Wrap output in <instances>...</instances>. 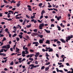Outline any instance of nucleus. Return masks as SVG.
I'll return each instance as SVG.
<instances>
[{
  "label": "nucleus",
  "mask_w": 73,
  "mask_h": 73,
  "mask_svg": "<svg viewBox=\"0 0 73 73\" xmlns=\"http://www.w3.org/2000/svg\"><path fill=\"white\" fill-rule=\"evenodd\" d=\"M56 56L58 58H59V56H58V54H56Z\"/></svg>",
  "instance_id": "55"
},
{
  "label": "nucleus",
  "mask_w": 73,
  "mask_h": 73,
  "mask_svg": "<svg viewBox=\"0 0 73 73\" xmlns=\"http://www.w3.org/2000/svg\"><path fill=\"white\" fill-rule=\"evenodd\" d=\"M60 19H61V16H60L59 17H58L57 19V20L58 21H59L60 20Z\"/></svg>",
  "instance_id": "14"
},
{
  "label": "nucleus",
  "mask_w": 73,
  "mask_h": 73,
  "mask_svg": "<svg viewBox=\"0 0 73 73\" xmlns=\"http://www.w3.org/2000/svg\"><path fill=\"white\" fill-rule=\"evenodd\" d=\"M44 41V38H42V39H40L39 41V42L40 44H42Z\"/></svg>",
  "instance_id": "3"
},
{
  "label": "nucleus",
  "mask_w": 73,
  "mask_h": 73,
  "mask_svg": "<svg viewBox=\"0 0 73 73\" xmlns=\"http://www.w3.org/2000/svg\"><path fill=\"white\" fill-rule=\"evenodd\" d=\"M34 32H37V29H35L33 30Z\"/></svg>",
  "instance_id": "32"
},
{
  "label": "nucleus",
  "mask_w": 73,
  "mask_h": 73,
  "mask_svg": "<svg viewBox=\"0 0 73 73\" xmlns=\"http://www.w3.org/2000/svg\"><path fill=\"white\" fill-rule=\"evenodd\" d=\"M26 37L27 39H29V36L27 35L26 36Z\"/></svg>",
  "instance_id": "41"
},
{
  "label": "nucleus",
  "mask_w": 73,
  "mask_h": 73,
  "mask_svg": "<svg viewBox=\"0 0 73 73\" xmlns=\"http://www.w3.org/2000/svg\"><path fill=\"white\" fill-rule=\"evenodd\" d=\"M44 68H45V66H42L41 68V70H43V69H44Z\"/></svg>",
  "instance_id": "38"
},
{
  "label": "nucleus",
  "mask_w": 73,
  "mask_h": 73,
  "mask_svg": "<svg viewBox=\"0 0 73 73\" xmlns=\"http://www.w3.org/2000/svg\"><path fill=\"white\" fill-rule=\"evenodd\" d=\"M25 52H26V54H29V52L27 50H25Z\"/></svg>",
  "instance_id": "25"
},
{
  "label": "nucleus",
  "mask_w": 73,
  "mask_h": 73,
  "mask_svg": "<svg viewBox=\"0 0 73 73\" xmlns=\"http://www.w3.org/2000/svg\"><path fill=\"white\" fill-rule=\"evenodd\" d=\"M29 60H30V61H33V58H29Z\"/></svg>",
  "instance_id": "18"
},
{
  "label": "nucleus",
  "mask_w": 73,
  "mask_h": 73,
  "mask_svg": "<svg viewBox=\"0 0 73 73\" xmlns=\"http://www.w3.org/2000/svg\"><path fill=\"white\" fill-rule=\"evenodd\" d=\"M19 21H20V22H21V23L23 22V19H19Z\"/></svg>",
  "instance_id": "45"
},
{
  "label": "nucleus",
  "mask_w": 73,
  "mask_h": 73,
  "mask_svg": "<svg viewBox=\"0 0 73 73\" xmlns=\"http://www.w3.org/2000/svg\"><path fill=\"white\" fill-rule=\"evenodd\" d=\"M3 1L4 3H7V1H6V0H3Z\"/></svg>",
  "instance_id": "52"
},
{
  "label": "nucleus",
  "mask_w": 73,
  "mask_h": 73,
  "mask_svg": "<svg viewBox=\"0 0 73 73\" xmlns=\"http://www.w3.org/2000/svg\"><path fill=\"white\" fill-rule=\"evenodd\" d=\"M60 41L62 42L65 43V42H65V40L64 39H62L60 40Z\"/></svg>",
  "instance_id": "9"
},
{
  "label": "nucleus",
  "mask_w": 73,
  "mask_h": 73,
  "mask_svg": "<svg viewBox=\"0 0 73 73\" xmlns=\"http://www.w3.org/2000/svg\"><path fill=\"white\" fill-rule=\"evenodd\" d=\"M64 71H65V72H68V71L67 69H65V68H64Z\"/></svg>",
  "instance_id": "50"
},
{
  "label": "nucleus",
  "mask_w": 73,
  "mask_h": 73,
  "mask_svg": "<svg viewBox=\"0 0 73 73\" xmlns=\"http://www.w3.org/2000/svg\"><path fill=\"white\" fill-rule=\"evenodd\" d=\"M39 37H40V38H42L43 37V35H38Z\"/></svg>",
  "instance_id": "22"
},
{
  "label": "nucleus",
  "mask_w": 73,
  "mask_h": 73,
  "mask_svg": "<svg viewBox=\"0 0 73 73\" xmlns=\"http://www.w3.org/2000/svg\"><path fill=\"white\" fill-rule=\"evenodd\" d=\"M4 51V49H2L0 50V53H1L2 52H3Z\"/></svg>",
  "instance_id": "26"
},
{
  "label": "nucleus",
  "mask_w": 73,
  "mask_h": 73,
  "mask_svg": "<svg viewBox=\"0 0 73 73\" xmlns=\"http://www.w3.org/2000/svg\"><path fill=\"white\" fill-rule=\"evenodd\" d=\"M48 8H50V7H52V5H49L48 6Z\"/></svg>",
  "instance_id": "64"
},
{
  "label": "nucleus",
  "mask_w": 73,
  "mask_h": 73,
  "mask_svg": "<svg viewBox=\"0 0 73 73\" xmlns=\"http://www.w3.org/2000/svg\"><path fill=\"white\" fill-rule=\"evenodd\" d=\"M8 49H6V50L5 49H3V50H4V52H7L8 50Z\"/></svg>",
  "instance_id": "49"
},
{
  "label": "nucleus",
  "mask_w": 73,
  "mask_h": 73,
  "mask_svg": "<svg viewBox=\"0 0 73 73\" xmlns=\"http://www.w3.org/2000/svg\"><path fill=\"white\" fill-rule=\"evenodd\" d=\"M13 65V62L12 61L10 63V65Z\"/></svg>",
  "instance_id": "31"
},
{
  "label": "nucleus",
  "mask_w": 73,
  "mask_h": 73,
  "mask_svg": "<svg viewBox=\"0 0 73 73\" xmlns=\"http://www.w3.org/2000/svg\"><path fill=\"white\" fill-rule=\"evenodd\" d=\"M53 49L52 48H50L49 50H48V52H52V51H53Z\"/></svg>",
  "instance_id": "20"
},
{
  "label": "nucleus",
  "mask_w": 73,
  "mask_h": 73,
  "mask_svg": "<svg viewBox=\"0 0 73 73\" xmlns=\"http://www.w3.org/2000/svg\"><path fill=\"white\" fill-rule=\"evenodd\" d=\"M70 70H71L72 72H71L70 71H69L67 72V73H73V69L72 68H71Z\"/></svg>",
  "instance_id": "8"
},
{
  "label": "nucleus",
  "mask_w": 73,
  "mask_h": 73,
  "mask_svg": "<svg viewBox=\"0 0 73 73\" xmlns=\"http://www.w3.org/2000/svg\"><path fill=\"white\" fill-rule=\"evenodd\" d=\"M58 65H62V63L58 62Z\"/></svg>",
  "instance_id": "57"
},
{
  "label": "nucleus",
  "mask_w": 73,
  "mask_h": 73,
  "mask_svg": "<svg viewBox=\"0 0 73 73\" xmlns=\"http://www.w3.org/2000/svg\"><path fill=\"white\" fill-rule=\"evenodd\" d=\"M35 55L34 54H30L29 55H30V57H32L33 56Z\"/></svg>",
  "instance_id": "21"
},
{
  "label": "nucleus",
  "mask_w": 73,
  "mask_h": 73,
  "mask_svg": "<svg viewBox=\"0 0 73 73\" xmlns=\"http://www.w3.org/2000/svg\"><path fill=\"white\" fill-rule=\"evenodd\" d=\"M57 28H58V31H61V27H60L58 26H57Z\"/></svg>",
  "instance_id": "16"
},
{
  "label": "nucleus",
  "mask_w": 73,
  "mask_h": 73,
  "mask_svg": "<svg viewBox=\"0 0 73 73\" xmlns=\"http://www.w3.org/2000/svg\"><path fill=\"white\" fill-rule=\"evenodd\" d=\"M27 34H28V35L29 34H31V32H29L27 33Z\"/></svg>",
  "instance_id": "60"
},
{
  "label": "nucleus",
  "mask_w": 73,
  "mask_h": 73,
  "mask_svg": "<svg viewBox=\"0 0 73 73\" xmlns=\"http://www.w3.org/2000/svg\"><path fill=\"white\" fill-rule=\"evenodd\" d=\"M44 31H45V32H46V33H50V31H48L47 30H46V29H45Z\"/></svg>",
  "instance_id": "10"
},
{
  "label": "nucleus",
  "mask_w": 73,
  "mask_h": 73,
  "mask_svg": "<svg viewBox=\"0 0 73 73\" xmlns=\"http://www.w3.org/2000/svg\"><path fill=\"white\" fill-rule=\"evenodd\" d=\"M45 13V11L43 10L42 11L41 14L42 15H43V14Z\"/></svg>",
  "instance_id": "12"
},
{
  "label": "nucleus",
  "mask_w": 73,
  "mask_h": 73,
  "mask_svg": "<svg viewBox=\"0 0 73 73\" xmlns=\"http://www.w3.org/2000/svg\"><path fill=\"white\" fill-rule=\"evenodd\" d=\"M39 54H40V53H39L38 52L36 53V54L35 55V57H38Z\"/></svg>",
  "instance_id": "6"
},
{
  "label": "nucleus",
  "mask_w": 73,
  "mask_h": 73,
  "mask_svg": "<svg viewBox=\"0 0 73 73\" xmlns=\"http://www.w3.org/2000/svg\"><path fill=\"white\" fill-rule=\"evenodd\" d=\"M10 2H11V3H15L16 2L15 1V0H13V1H10Z\"/></svg>",
  "instance_id": "19"
},
{
  "label": "nucleus",
  "mask_w": 73,
  "mask_h": 73,
  "mask_svg": "<svg viewBox=\"0 0 73 73\" xmlns=\"http://www.w3.org/2000/svg\"><path fill=\"white\" fill-rule=\"evenodd\" d=\"M10 47V44H8L6 45V49H9Z\"/></svg>",
  "instance_id": "7"
},
{
  "label": "nucleus",
  "mask_w": 73,
  "mask_h": 73,
  "mask_svg": "<svg viewBox=\"0 0 73 73\" xmlns=\"http://www.w3.org/2000/svg\"><path fill=\"white\" fill-rule=\"evenodd\" d=\"M22 54H26L25 52V51H23L22 52Z\"/></svg>",
  "instance_id": "56"
},
{
  "label": "nucleus",
  "mask_w": 73,
  "mask_h": 73,
  "mask_svg": "<svg viewBox=\"0 0 73 73\" xmlns=\"http://www.w3.org/2000/svg\"><path fill=\"white\" fill-rule=\"evenodd\" d=\"M19 37L21 39L23 38V36L21 35H19Z\"/></svg>",
  "instance_id": "23"
},
{
  "label": "nucleus",
  "mask_w": 73,
  "mask_h": 73,
  "mask_svg": "<svg viewBox=\"0 0 73 73\" xmlns=\"http://www.w3.org/2000/svg\"><path fill=\"white\" fill-rule=\"evenodd\" d=\"M39 66V65L38 64L37 65L35 66V68H36V67H38Z\"/></svg>",
  "instance_id": "51"
},
{
  "label": "nucleus",
  "mask_w": 73,
  "mask_h": 73,
  "mask_svg": "<svg viewBox=\"0 0 73 73\" xmlns=\"http://www.w3.org/2000/svg\"><path fill=\"white\" fill-rule=\"evenodd\" d=\"M27 7H28V8H31V6L29 5H27Z\"/></svg>",
  "instance_id": "63"
},
{
  "label": "nucleus",
  "mask_w": 73,
  "mask_h": 73,
  "mask_svg": "<svg viewBox=\"0 0 73 73\" xmlns=\"http://www.w3.org/2000/svg\"><path fill=\"white\" fill-rule=\"evenodd\" d=\"M49 69V67H47L46 68H45V71H47V70H48Z\"/></svg>",
  "instance_id": "15"
},
{
  "label": "nucleus",
  "mask_w": 73,
  "mask_h": 73,
  "mask_svg": "<svg viewBox=\"0 0 73 73\" xmlns=\"http://www.w3.org/2000/svg\"><path fill=\"white\" fill-rule=\"evenodd\" d=\"M16 52H18V51H19L20 50V49H19L17 47L16 48Z\"/></svg>",
  "instance_id": "13"
},
{
  "label": "nucleus",
  "mask_w": 73,
  "mask_h": 73,
  "mask_svg": "<svg viewBox=\"0 0 73 73\" xmlns=\"http://www.w3.org/2000/svg\"><path fill=\"white\" fill-rule=\"evenodd\" d=\"M37 34L36 33H33L31 34V36L33 37H34L35 36H37Z\"/></svg>",
  "instance_id": "5"
},
{
  "label": "nucleus",
  "mask_w": 73,
  "mask_h": 73,
  "mask_svg": "<svg viewBox=\"0 0 73 73\" xmlns=\"http://www.w3.org/2000/svg\"><path fill=\"white\" fill-rule=\"evenodd\" d=\"M17 41H19L20 40V38H19L17 37Z\"/></svg>",
  "instance_id": "43"
},
{
  "label": "nucleus",
  "mask_w": 73,
  "mask_h": 73,
  "mask_svg": "<svg viewBox=\"0 0 73 73\" xmlns=\"http://www.w3.org/2000/svg\"><path fill=\"white\" fill-rule=\"evenodd\" d=\"M20 5V3H17V7H19Z\"/></svg>",
  "instance_id": "33"
},
{
  "label": "nucleus",
  "mask_w": 73,
  "mask_h": 73,
  "mask_svg": "<svg viewBox=\"0 0 73 73\" xmlns=\"http://www.w3.org/2000/svg\"><path fill=\"white\" fill-rule=\"evenodd\" d=\"M26 17H27V18H28V19H29L30 18V17H29V15H26Z\"/></svg>",
  "instance_id": "36"
},
{
  "label": "nucleus",
  "mask_w": 73,
  "mask_h": 73,
  "mask_svg": "<svg viewBox=\"0 0 73 73\" xmlns=\"http://www.w3.org/2000/svg\"><path fill=\"white\" fill-rule=\"evenodd\" d=\"M72 37H73L72 35H71V36H68L66 37V42H68V41L70 40V38H72Z\"/></svg>",
  "instance_id": "1"
},
{
  "label": "nucleus",
  "mask_w": 73,
  "mask_h": 73,
  "mask_svg": "<svg viewBox=\"0 0 73 73\" xmlns=\"http://www.w3.org/2000/svg\"><path fill=\"white\" fill-rule=\"evenodd\" d=\"M42 3H39V7H40V6H42Z\"/></svg>",
  "instance_id": "39"
},
{
  "label": "nucleus",
  "mask_w": 73,
  "mask_h": 73,
  "mask_svg": "<svg viewBox=\"0 0 73 73\" xmlns=\"http://www.w3.org/2000/svg\"><path fill=\"white\" fill-rule=\"evenodd\" d=\"M31 67L33 68H35V66H34V64H31Z\"/></svg>",
  "instance_id": "30"
},
{
  "label": "nucleus",
  "mask_w": 73,
  "mask_h": 73,
  "mask_svg": "<svg viewBox=\"0 0 73 73\" xmlns=\"http://www.w3.org/2000/svg\"><path fill=\"white\" fill-rule=\"evenodd\" d=\"M57 44H60L61 43V42L60 41H57Z\"/></svg>",
  "instance_id": "53"
},
{
  "label": "nucleus",
  "mask_w": 73,
  "mask_h": 73,
  "mask_svg": "<svg viewBox=\"0 0 73 73\" xmlns=\"http://www.w3.org/2000/svg\"><path fill=\"white\" fill-rule=\"evenodd\" d=\"M43 17V15H42L40 16V19H42V18Z\"/></svg>",
  "instance_id": "40"
},
{
  "label": "nucleus",
  "mask_w": 73,
  "mask_h": 73,
  "mask_svg": "<svg viewBox=\"0 0 73 73\" xmlns=\"http://www.w3.org/2000/svg\"><path fill=\"white\" fill-rule=\"evenodd\" d=\"M3 40V41H5V40H6V38L4 37Z\"/></svg>",
  "instance_id": "62"
},
{
  "label": "nucleus",
  "mask_w": 73,
  "mask_h": 73,
  "mask_svg": "<svg viewBox=\"0 0 73 73\" xmlns=\"http://www.w3.org/2000/svg\"><path fill=\"white\" fill-rule=\"evenodd\" d=\"M16 54H17V53H16L15 54V53H13V54H11V56H13V55H16Z\"/></svg>",
  "instance_id": "42"
},
{
  "label": "nucleus",
  "mask_w": 73,
  "mask_h": 73,
  "mask_svg": "<svg viewBox=\"0 0 73 73\" xmlns=\"http://www.w3.org/2000/svg\"><path fill=\"white\" fill-rule=\"evenodd\" d=\"M28 9L29 11H32V9H31V8H29Z\"/></svg>",
  "instance_id": "44"
},
{
  "label": "nucleus",
  "mask_w": 73,
  "mask_h": 73,
  "mask_svg": "<svg viewBox=\"0 0 73 73\" xmlns=\"http://www.w3.org/2000/svg\"><path fill=\"white\" fill-rule=\"evenodd\" d=\"M25 70H26V69H23V70L22 71V72H25Z\"/></svg>",
  "instance_id": "59"
},
{
  "label": "nucleus",
  "mask_w": 73,
  "mask_h": 73,
  "mask_svg": "<svg viewBox=\"0 0 73 73\" xmlns=\"http://www.w3.org/2000/svg\"><path fill=\"white\" fill-rule=\"evenodd\" d=\"M50 41L48 40H46V44H50Z\"/></svg>",
  "instance_id": "11"
},
{
  "label": "nucleus",
  "mask_w": 73,
  "mask_h": 73,
  "mask_svg": "<svg viewBox=\"0 0 73 73\" xmlns=\"http://www.w3.org/2000/svg\"><path fill=\"white\" fill-rule=\"evenodd\" d=\"M22 56L23 57H25V54H22Z\"/></svg>",
  "instance_id": "61"
},
{
  "label": "nucleus",
  "mask_w": 73,
  "mask_h": 73,
  "mask_svg": "<svg viewBox=\"0 0 73 73\" xmlns=\"http://www.w3.org/2000/svg\"><path fill=\"white\" fill-rule=\"evenodd\" d=\"M17 36V34H15L13 35L12 37H15V36Z\"/></svg>",
  "instance_id": "29"
},
{
  "label": "nucleus",
  "mask_w": 73,
  "mask_h": 73,
  "mask_svg": "<svg viewBox=\"0 0 73 73\" xmlns=\"http://www.w3.org/2000/svg\"><path fill=\"white\" fill-rule=\"evenodd\" d=\"M33 44H36L35 46H38V45H39V43L37 42H34L33 43Z\"/></svg>",
  "instance_id": "4"
},
{
  "label": "nucleus",
  "mask_w": 73,
  "mask_h": 73,
  "mask_svg": "<svg viewBox=\"0 0 73 73\" xmlns=\"http://www.w3.org/2000/svg\"><path fill=\"white\" fill-rule=\"evenodd\" d=\"M39 27L40 29H42V27H44V23H42L40 24Z\"/></svg>",
  "instance_id": "2"
},
{
  "label": "nucleus",
  "mask_w": 73,
  "mask_h": 73,
  "mask_svg": "<svg viewBox=\"0 0 73 73\" xmlns=\"http://www.w3.org/2000/svg\"><path fill=\"white\" fill-rule=\"evenodd\" d=\"M66 64L67 66H69V63H66Z\"/></svg>",
  "instance_id": "54"
},
{
  "label": "nucleus",
  "mask_w": 73,
  "mask_h": 73,
  "mask_svg": "<svg viewBox=\"0 0 73 73\" xmlns=\"http://www.w3.org/2000/svg\"><path fill=\"white\" fill-rule=\"evenodd\" d=\"M51 21L53 22L54 21V20L53 19H51Z\"/></svg>",
  "instance_id": "58"
},
{
  "label": "nucleus",
  "mask_w": 73,
  "mask_h": 73,
  "mask_svg": "<svg viewBox=\"0 0 73 73\" xmlns=\"http://www.w3.org/2000/svg\"><path fill=\"white\" fill-rule=\"evenodd\" d=\"M54 27V25L53 24H52L51 25V27Z\"/></svg>",
  "instance_id": "34"
},
{
  "label": "nucleus",
  "mask_w": 73,
  "mask_h": 73,
  "mask_svg": "<svg viewBox=\"0 0 73 73\" xmlns=\"http://www.w3.org/2000/svg\"><path fill=\"white\" fill-rule=\"evenodd\" d=\"M58 41V39H54V42H56V41Z\"/></svg>",
  "instance_id": "47"
},
{
  "label": "nucleus",
  "mask_w": 73,
  "mask_h": 73,
  "mask_svg": "<svg viewBox=\"0 0 73 73\" xmlns=\"http://www.w3.org/2000/svg\"><path fill=\"white\" fill-rule=\"evenodd\" d=\"M59 68H61V67H64V65H61L59 66Z\"/></svg>",
  "instance_id": "35"
},
{
  "label": "nucleus",
  "mask_w": 73,
  "mask_h": 73,
  "mask_svg": "<svg viewBox=\"0 0 73 73\" xmlns=\"http://www.w3.org/2000/svg\"><path fill=\"white\" fill-rule=\"evenodd\" d=\"M26 27L27 28H30V27H31V25H27Z\"/></svg>",
  "instance_id": "27"
},
{
  "label": "nucleus",
  "mask_w": 73,
  "mask_h": 73,
  "mask_svg": "<svg viewBox=\"0 0 73 73\" xmlns=\"http://www.w3.org/2000/svg\"><path fill=\"white\" fill-rule=\"evenodd\" d=\"M2 48H5L6 49V46H4L2 47Z\"/></svg>",
  "instance_id": "28"
},
{
  "label": "nucleus",
  "mask_w": 73,
  "mask_h": 73,
  "mask_svg": "<svg viewBox=\"0 0 73 73\" xmlns=\"http://www.w3.org/2000/svg\"><path fill=\"white\" fill-rule=\"evenodd\" d=\"M46 57H50V56L49 55H48V53L46 52Z\"/></svg>",
  "instance_id": "17"
},
{
  "label": "nucleus",
  "mask_w": 73,
  "mask_h": 73,
  "mask_svg": "<svg viewBox=\"0 0 73 73\" xmlns=\"http://www.w3.org/2000/svg\"><path fill=\"white\" fill-rule=\"evenodd\" d=\"M56 71H57V72H59V71L60 70H59L58 69V68H56Z\"/></svg>",
  "instance_id": "37"
},
{
  "label": "nucleus",
  "mask_w": 73,
  "mask_h": 73,
  "mask_svg": "<svg viewBox=\"0 0 73 73\" xmlns=\"http://www.w3.org/2000/svg\"><path fill=\"white\" fill-rule=\"evenodd\" d=\"M35 64H38V62L37 61H36L35 62Z\"/></svg>",
  "instance_id": "48"
},
{
  "label": "nucleus",
  "mask_w": 73,
  "mask_h": 73,
  "mask_svg": "<svg viewBox=\"0 0 73 73\" xmlns=\"http://www.w3.org/2000/svg\"><path fill=\"white\" fill-rule=\"evenodd\" d=\"M31 45V43H30L28 44V46H30Z\"/></svg>",
  "instance_id": "46"
},
{
  "label": "nucleus",
  "mask_w": 73,
  "mask_h": 73,
  "mask_svg": "<svg viewBox=\"0 0 73 73\" xmlns=\"http://www.w3.org/2000/svg\"><path fill=\"white\" fill-rule=\"evenodd\" d=\"M50 62H46L45 64L46 65H49L50 64Z\"/></svg>",
  "instance_id": "24"
}]
</instances>
